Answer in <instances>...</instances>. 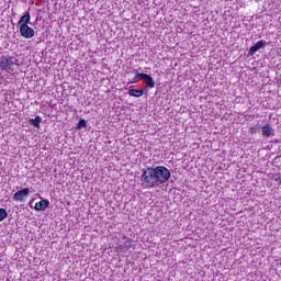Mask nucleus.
<instances>
[{
  "instance_id": "9b49d317",
  "label": "nucleus",
  "mask_w": 281,
  "mask_h": 281,
  "mask_svg": "<svg viewBox=\"0 0 281 281\" xmlns=\"http://www.w3.org/2000/svg\"><path fill=\"white\" fill-rule=\"evenodd\" d=\"M30 122L32 126H35V128H38L41 126L42 119L41 116H36L35 119H32Z\"/></svg>"
},
{
  "instance_id": "f03ea898",
  "label": "nucleus",
  "mask_w": 281,
  "mask_h": 281,
  "mask_svg": "<svg viewBox=\"0 0 281 281\" xmlns=\"http://www.w3.org/2000/svg\"><path fill=\"white\" fill-rule=\"evenodd\" d=\"M13 65H16V58L9 55H2L0 57V69H2V71L12 69Z\"/></svg>"
},
{
  "instance_id": "f3484780",
  "label": "nucleus",
  "mask_w": 281,
  "mask_h": 281,
  "mask_svg": "<svg viewBox=\"0 0 281 281\" xmlns=\"http://www.w3.org/2000/svg\"><path fill=\"white\" fill-rule=\"evenodd\" d=\"M249 132L254 135L256 133V127H250Z\"/></svg>"
},
{
  "instance_id": "9d476101",
  "label": "nucleus",
  "mask_w": 281,
  "mask_h": 281,
  "mask_svg": "<svg viewBox=\"0 0 281 281\" xmlns=\"http://www.w3.org/2000/svg\"><path fill=\"white\" fill-rule=\"evenodd\" d=\"M273 135V127L271 125L267 124L262 126V136L263 137H271Z\"/></svg>"
},
{
  "instance_id": "ddd939ff",
  "label": "nucleus",
  "mask_w": 281,
  "mask_h": 281,
  "mask_svg": "<svg viewBox=\"0 0 281 281\" xmlns=\"http://www.w3.org/2000/svg\"><path fill=\"white\" fill-rule=\"evenodd\" d=\"M82 128H87V121L85 119H80L77 124V130L80 131Z\"/></svg>"
},
{
  "instance_id": "6e6552de",
  "label": "nucleus",
  "mask_w": 281,
  "mask_h": 281,
  "mask_svg": "<svg viewBox=\"0 0 281 281\" xmlns=\"http://www.w3.org/2000/svg\"><path fill=\"white\" fill-rule=\"evenodd\" d=\"M144 93H146V90L145 89H130L128 90V94L132 97V98H142V95H144Z\"/></svg>"
},
{
  "instance_id": "f257e3e1",
  "label": "nucleus",
  "mask_w": 281,
  "mask_h": 281,
  "mask_svg": "<svg viewBox=\"0 0 281 281\" xmlns=\"http://www.w3.org/2000/svg\"><path fill=\"white\" fill-rule=\"evenodd\" d=\"M171 177L170 169L165 166L149 167L142 169L139 186L143 190H153L166 183Z\"/></svg>"
},
{
  "instance_id": "1a4fd4ad",
  "label": "nucleus",
  "mask_w": 281,
  "mask_h": 281,
  "mask_svg": "<svg viewBox=\"0 0 281 281\" xmlns=\"http://www.w3.org/2000/svg\"><path fill=\"white\" fill-rule=\"evenodd\" d=\"M31 16L30 12L26 14L22 15L21 19L18 22V25L21 27V25H30Z\"/></svg>"
},
{
  "instance_id": "4468645a",
  "label": "nucleus",
  "mask_w": 281,
  "mask_h": 281,
  "mask_svg": "<svg viewBox=\"0 0 281 281\" xmlns=\"http://www.w3.org/2000/svg\"><path fill=\"white\" fill-rule=\"evenodd\" d=\"M8 218V211L5 209H0V223L1 221H5Z\"/></svg>"
},
{
  "instance_id": "20e7f679",
  "label": "nucleus",
  "mask_w": 281,
  "mask_h": 281,
  "mask_svg": "<svg viewBox=\"0 0 281 281\" xmlns=\"http://www.w3.org/2000/svg\"><path fill=\"white\" fill-rule=\"evenodd\" d=\"M20 34L23 38H34V29L30 27L27 24H23L20 26Z\"/></svg>"
},
{
  "instance_id": "39448f33",
  "label": "nucleus",
  "mask_w": 281,
  "mask_h": 281,
  "mask_svg": "<svg viewBox=\"0 0 281 281\" xmlns=\"http://www.w3.org/2000/svg\"><path fill=\"white\" fill-rule=\"evenodd\" d=\"M143 81L145 82V94L148 95V89H155V79L150 75L144 74Z\"/></svg>"
},
{
  "instance_id": "dca6fc26",
  "label": "nucleus",
  "mask_w": 281,
  "mask_h": 281,
  "mask_svg": "<svg viewBox=\"0 0 281 281\" xmlns=\"http://www.w3.org/2000/svg\"><path fill=\"white\" fill-rule=\"evenodd\" d=\"M273 181H277V183H279V186H281V175L280 173H276L272 176Z\"/></svg>"
},
{
  "instance_id": "f8f14e48",
  "label": "nucleus",
  "mask_w": 281,
  "mask_h": 281,
  "mask_svg": "<svg viewBox=\"0 0 281 281\" xmlns=\"http://www.w3.org/2000/svg\"><path fill=\"white\" fill-rule=\"evenodd\" d=\"M144 72L136 74L135 77L128 81V85H135V82H139V78L143 80Z\"/></svg>"
},
{
  "instance_id": "7ed1b4c3",
  "label": "nucleus",
  "mask_w": 281,
  "mask_h": 281,
  "mask_svg": "<svg viewBox=\"0 0 281 281\" xmlns=\"http://www.w3.org/2000/svg\"><path fill=\"white\" fill-rule=\"evenodd\" d=\"M30 196V189L24 188L22 190H19L13 194V199L18 201L19 203H24V201Z\"/></svg>"
},
{
  "instance_id": "2eb2a0df",
  "label": "nucleus",
  "mask_w": 281,
  "mask_h": 281,
  "mask_svg": "<svg viewBox=\"0 0 281 281\" xmlns=\"http://www.w3.org/2000/svg\"><path fill=\"white\" fill-rule=\"evenodd\" d=\"M123 247H125V249H131V247H133V240H131L130 238H126L125 241L123 243Z\"/></svg>"
},
{
  "instance_id": "423d86ee",
  "label": "nucleus",
  "mask_w": 281,
  "mask_h": 281,
  "mask_svg": "<svg viewBox=\"0 0 281 281\" xmlns=\"http://www.w3.org/2000/svg\"><path fill=\"white\" fill-rule=\"evenodd\" d=\"M265 45H267V41L261 40L258 41L254 46L250 47V49L248 50V56H254V54H256V52H258L259 49H262V47H265Z\"/></svg>"
},
{
  "instance_id": "0eeeda50",
  "label": "nucleus",
  "mask_w": 281,
  "mask_h": 281,
  "mask_svg": "<svg viewBox=\"0 0 281 281\" xmlns=\"http://www.w3.org/2000/svg\"><path fill=\"white\" fill-rule=\"evenodd\" d=\"M47 207H49V200H42L35 203L34 210H36V212H45Z\"/></svg>"
}]
</instances>
